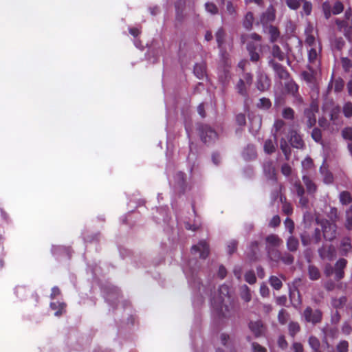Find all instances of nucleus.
I'll use <instances>...</instances> for the list:
<instances>
[{"mask_svg": "<svg viewBox=\"0 0 352 352\" xmlns=\"http://www.w3.org/2000/svg\"><path fill=\"white\" fill-rule=\"evenodd\" d=\"M209 245L206 241H200L197 245L191 248V254L195 257L190 259L183 267L184 272L188 280L190 287L197 292L201 298L205 296L210 297L211 306L219 316L227 318L230 315V309L227 305L229 300V287L222 285L219 288L218 297L212 296L214 285L207 280L204 283L199 276L198 269L199 265L197 260L199 256L201 258H206L209 254ZM201 302L202 299L200 300Z\"/></svg>", "mask_w": 352, "mask_h": 352, "instance_id": "obj_1", "label": "nucleus"}, {"mask_svg": "<svg viewBox=\"0 0 352 352\" xmlns=\"http://www.w3.org/2000/svg\"><path fill=\"white\" fill-rule=\"evenodd\" d=\"M241 39L243 43H247V50L250 60L252 62L258 61L262 52V45L260 43L261 36L256 33H252L243 36Z\"/></svg>", "mask_w": 352, "mask_h": 352, "instance_id": "obj_2", "label": "nucleus"}, {"mask_svg": "<svg viewBox=\"0 0 352 352\" xmlns=\"http://www.w3.org/2000/svg\"><path fill=\"white\" fill-rule=\"evenodd\" d=\"M170 184L175 192L178 194L184 193L188 186L186 174L180 170L176 171L173 179L170 181Z\"/></svg>", "mask_w": 352, "mask_h": 352, "instance_id": "obj_3", "label": "nucleus"}, {"mask_svg": "<svg viewBox=\"0 0 352 352\" xmlns=\"http://www.w3.org/2000/svg\"><path fill=\"white\" fill-rule=\"evenodd\" d=\"M201 140L208 144L214 143L219 138L218 133L208 124H199L198 126Z\"/></svg>", "mask_w": 352, "mask_h": 352, "instance_id": "obj_4", "label": "nucleus"}, {"mask_svg": "<svg viewBox=\"0 0 352 352\" xmlns=\"http://www.w3.org/2000/svg\"><path fill=\"white\" fill-rule=\"evenodd\" d=\"M102 289L105 300L109 305H114L120 298L119 289L116 287L109 284L102 287Z\"/></svg>", "mask_w": 352, "mask_h": 352, "instance_id": "obj_5", "label": "nucleus"}, {"mask_svg": "<svg viewBox=\"0 0 352 352\" xmlns=\"http://www.w3.org/2000/svg\"><path fill=\"white\" fill-rule=\"evenodd\" d=\"M302 317L307 322L316 324L321 322L322 313L320 309H313L307 307L303 311Z\"/></svg>", "mask_w": 352, "mask_h": 352, "instance_id": "obj_6", "label": "nucleus"}, {"mask_svg": "<svg viewBox=\"0 0 352 352\" xmlns=\"http://www.w3.org/2000/svg\"><path fill=\"white\" fill-rule=\"evenodd\" d=\"M321 229L323 237L327 241H333L336 237L337 226L336 223H331L329 221H322L320 222Z\"/></svg>", "mask_w": 352, "mask_h": 352, "instance_id": "obj_7", "label": "nucleus"}, {"mask_svg": "<svg viewBox=\"0 0 352 352\" xmlns=\"http://www.w3.org/2000/svg\"><path fill=\"white\" fill-rule=\"evenodd\" d=\"M318 111V104L313 102L310 104L309 107L305 110V116L307 118V124L308 127L311 128L316 122V113Z\"/></svg>", "mask_w": 352, "mask_h": 352, "instance_id": "obj_8", "label": "nucleus"}, {"mask_svg": "<svg viewBox=\"0 0 352 352\" xmlns=\"http://www.w3.org/2000/svg\"><path fill=\"white\" fill-rule=\"evenodd\" d=\"M350 16L351 14L346 12L344 19H337L336 20L338 30L342 32L346 36L351 33L352 30V21L350 20Z\"/></svg>", "mask_w": 352, "mask_h": 352, "instance_id": "obj_9", "label": "nucleus"}, {"mask_svg": "<svg viewBox=\"0 0 352 352\" xmlns=\"http://www.w3.org/2000/svg\"><path fill=\"white\" fill-rule=\"evenodd\" d=\"M225 31L223 28H219L217 32H216L215 36H216V41L218 44V47L220 51V56L221 58L225 61L226 64H228L227 59L228 54L223 49V43H224V37H225Z\"/></svg>", "mask_w": 352, "mask_h": 352, "instance_id": "obj_10", "label": "nucleus"}, {"mask_svg": "<svg viewBox=\"0 0 352 352\" xmlns=\"http://www.w3.org/2000/svg\"><path fill=\"white\" fill-rule=\"evenodd\" d=\"M318 254L322 260L330 261L336 257V249L332 245H322L318 249Z\"/></svg>", "mask_w": 352, "mask_h": 352, "instance_id": "obj_11", "label": "nucleus"}, {"mask_svg": "<svg viewBox=\"0 0 352 352\" xmlns=\"http://www.w3.org/2000/svg\"><path fill=\"white\" fill-rule=\"evenodd\" d=\"M263 173L267 179H271L272 181L276 180V168L274 162L272 160L270 159L265 160L263 165Z\"/></svg>", "mask_w": 352, "mask_h": 352, "instance_id": "obj_12", "label": "nucleus"}, {"mask_svg": "<svg viewBox=\"0 0 352 352\" xmlns=\"http://www.w3.org/2000/svg\"><path fill=\"white\" fill-rule=\"evenodd\" d=\"M347 261L344 258H339L333 266L335 280L337 281L340 280L344 276V270L346 267Z\"/></svg>", "mask_w": 352, "mask_h": 352, "instance_id": "obj_13", "label": "nucleus"}, {"mask_svg": "<svg viewBox=\"0 0 352 352\" xmlns=\"http://www.w3.org/2000/svg\"><path fill=\"white\" fill-rule=\"evenodd\" d=\"M248 118L250 121V131L252 134H255L258 131L261 126V117L259 115H256L254 113H249Z\"/></svg>", "mask_w": 352, "mask_h": 352, "instance_id": "obj_14", "label": "nucleus"}, {"mask_svg": "<svg viewBox=\"0 0 352 352\" xmlns=\"http://www.w3.org/2000/svg\"><path fill=\"white\" fill-rule=\"evenodd\" d=\"M294 188L297 195L299 197L300 206L302 208H308L309 199L307 197L305 196V190L303 186L299 182H296L294 184Z\"/></svg>", "mask_w": 352, "mask_h": 352, "instance_id": "obj_15", "label": "nucleus"}, {"mask_svg": "<svg viewBox=\"0 0 352 352\" xmlns=\"http://www.w3.org/2000/svg\"><path fill=\"white\" fill-rule=\"evenodd\" d=\"M269 65L272 67L275 72L276 74L280 79L287 78L289 74L286 69L280 64L275 62L273 60L269 61Z\"/></svg>", "mask_w": 352, "mask_h": 352, "instance_id": "obj_16", "label": "nucleus"}, {"mask_svg": "<svg viewBox=\"0 0 352 352\" xmlns=\"http://www.w3.org/2000/svg\"><path fill=\"white\" fill-rule=\"evenodd\" d=\"M275 19V10L272 6L267 8L266 11L263 13L261 16V23L263 24V28L268 26L269 23L274 21Z\"/></svg>", "mask_w": 352, "mask_h": 352, "instance_id": "obj_17", "label": "nucleus"}, {"mask_svg": "<svg viewBox=\"0 0 352 352\" xmlns=\"http://www.w3.org/2000/svg\"><path fill=\"white\" fill-rule=\"evenodd\" d=\"M352 246L351 239L349 236L343 237L340 243V252L342 256H347L351 252Z\"/></svg>", "mask_w": 352, "mask_h": 352, "instance_id": "obj_18", "label": "nucleus"}, {"mask_svg": "<svg viewBox=\"0 0 352 352\" xmlns=\"http://www.w3.org/2000/svg\"><path fill=\"white\" fill-rule=\"evenodd\" d=\"M289 142L291 145L296 148H302L304 146L301 136L296 131L292 130L289 132Z\"/></svg>", "mask_w": 352, "mask_h": 352, "instance_id": "obj_19", "label": "nucleus"}, {"mask_svg": "<svg viewBox=\"0 0 352 352\" xmlns=\"http://www.w3.org/2000/svg\"><path fill=\"white\" fill-rule=\"evenodd\" d=\"M270 86V80L267 76L263 74H259L257 76L256 87L261 91H265Z\"/></svg>", "mask_w": 352, "mask_h": 352, "instance_id": "obj_20", "label": "nucleus"}, {"mask_svg": "<svg viewBox=\"0 0 352 352\" xmlns=\"http://www.w3.org/2000/svg\"><path fill=\"white\" fill-rule=\"evenodd\" d=\"M283 243V241L276 234H270L266 237V250L277 248Z\"/></svg>", "mask_w": 352, "mask_h": 352, "instance_id": "obj_21", "label": "nucleus"}, {"mask_svg": "<svg viewBox=\"0 0 352 352\" xmlns=\"http://www.w3.org/2000/svg\"><path fill=\"white\" fill-rule=\"evenodd\" d=\"M344 86V82L341 78H338L333 80V76L331 77V80L329 82L327 87V93L330 91V90L334 88V91L336 93H339L342 91Z\"/></svg>", "mask_w": 352, "mask_h": 352, "instance_id": "obj_22", "label": "nucleus"}, {"mask_svg": "<svg viewBox=\"0 0 352 352\" xmlns=\"http://www.w3.org/2000/svg\"><path fill=\"white\" fill-rule=\"evenodd\" d=\"M320 48L311 47L308 51V59L310 64L313 67H317L319 65L318 54L320 52Z\"/></svg>", "mask_w": 352, "mask_h": 352, "instance_id": "obj_23", "label": "nucleus"}, {"mask_svg": "<svg viewBox=\"0 0 352 352\" xmlns=\"http://www.w3.org/2000/svg\"><path fill=\"white\" fill-rule=\"evenodd\" d=\"M267 257L273 264L278 265L280 263L281 253L277 248L266 250Z\"/></svg>", "mask_w": 352, "mask_h": 352, "instance_id": "obj_24", "label": "nucleus"}, {"mask_svg": "<svg viewBox=\"0 0 352 352\" xmlns=\"http://www.w3.org/2000/svg\"><path fill=\"white\" fill-rule=\"evenodd\" d=\"M52 254L58 257L60 254L65 255L67 258L71 256V251L69 248L60 245H53L52 248Z\"/></svg>", "mask_w": 352, "mask_h": 352, "instance_id": "obj_25", "label": "nucleus"}, {"mask_svg": "<svg viewBox=\"0 0 352 352\" xmlns=\"http://www.w3.org/2000/svg\"><path fill=\"white\" fill-rule=\"evenodd\" d=\"M249 327L255 336L258 337L262 335L263 326L260 320L251 321L249 323Z\"/></svg>", "mask_w": 352, "mask_h": 352, "instance_id": "obj_26", "label": "nucleus"}, {"mask_svg": "<svg viewBox=\"0 0 352 352\" xmlns=\"http://www.w3.org/2000/svg\"><path fill=\"white\" fill-rule=\"evenodd\" d=\"M66 305L63 302L52 301L50 303V308L54 310V316H60L65 311Z\"/></svg>", "mask_w": 352, "mask_h": 352, "instance_id": "obj_27", "label": "nucleus"}, {"mask_svg": "<svg viewBox=\"0 0 352 352\" xmlns=\"http://www.w3.org/2000/svg\"><path fill=\"white\" fill-rule=\"evenodd\" d=\"M242 156L245 160H252L256 157V151L254 146L248 145L242 153Z\"/></svg>", "mask_w": 352, "mask_h": 352, "instance_id": "obj_28", "label": "nucleus"}, {"mask_svg": "<svg viewBox=\"0 0 352 352\" xmlns=\"http://www.w3.org/2000/svg\"><path fill=\"white\" fill-rule=\"evenodd\" d=\"M248 258L251 261H256L258 258V243L256 241L252 242L249 251L247 252Z\"/></svg>", "mask_w": 352, "mask_h": 352, "instance_id": "obj_29", "label": "nucleus"}, {"mask_svg": "<svg viewBox=\"0 0 352 352\" xmlns=\"http://www.w3.org/2000/svg\"><path fill=\"white\" fill-rule=\"evenodd\" d=\"M264 31L270 35V41L272 43L275 42L280 36L278 28L272 25L264 27Z\"/></svg>", "mask_w": 352, "mask_h": 352, "instance_id": "obj_30", "label": "nucleus"}, {"mask_svg": "<svg viewBox=\"0 0 352 352\" xmlns=\"http://www.w3.org/2000/svg\"><path fill=\"white\" fill-rule=\"evenodd\" d=\"M313 27L311 25H309L305 30V43L309 46L311 47H315L316 45V41L314 36L312 34Z\"/></svg>", "mask_w": 352, "mask_h": 352, "instance_id": "obj_31", "label": "nucleus"}, {"mask_svg": "<svg viewBox=\"0 0 352 352\" xmlns=\"http://www.w3.org/2000/svg\"><path fill=\"white\" fill-rule=\"evenodd\" d=\"M302 181H303L305 186H306L308 193L313 194L316 191V190H317L316 185L310 179V177L309 176H307L306 174L303 175Z\"/></svg>", "mask_w": 352, "mask_h": 352, "instance_id": "obj_32", "label": "nucleus"}, {"mask_svg": "<svg viewBox=\"0 0 352 352\" xmlns=\"http://www.w3.org/2000/svg\"><path fill=\"white\" fill-rule=\"evenodd\" d=\"M338 198L342 206H347L352 202L351 193L347 190L341 191L339 193Z\"/></svg>", "mask_w": 352, "mask_h": 352, "instance_id": "obj_33", "label": "nucleus"}, {"mask_svg": "<svg viewBox=\"0 0 352 352\" xmlns=\"http://www.w3.org/2000/svg\"><path fill=\"white\" fill-rule=\"evenodd\" d=\"M285 122L282 120H276L273 129L275 139H276L281 134V133L285 131Z\"/></svg>", "mask_w": 352, "mask_h": 352, "instance_id": "obj_34", "label": "nucleus"}, {"mask_svg": "<svg viewBox=\"0 0 352 352\" xmlns=\"http://www.w3.org/2000/svg\"><path fill=\"white\" fill-rule=\"evenodd\" d=\"M285 89L291 95H292L294 97H298L297 94L298 91V86L294 81L289 80L287 82H286Z\"/></svg>", "mask_w": 352, "mask_h": 352, "instance_id": "obj_35", "label": "nucleus"}, {"mask_svg": "<svg viewBox=\"0 0 352 352\" xmlns=\"http://www.w3.org/2000/svg\"><path fill=\"white\" fill-rule=\"evenodd\" d=\"M194 74L199 79L206 76V66L204 63H197L194 67Z\"/></svg>", "mask_w": 352, "mask_h": 352, "instance_id": "obj_36", "label": "nucleus"}, {"mask_svg": "<svg viewBox=\"0 0 352 352\" xmlns=\"http://www.w3.org/2000/svg\"><path fill=\"white\" fill-rule=\"evenodd\" d=\"M240 296L246 302H250L251 300L252 295L250 289L246 285H243L241 287Z\"/></svg>", "mask_w": 352, "mask_h": 352, "instance_id": "obj_37", "label": "nucleus"}, {"mask_svg": "<svg viewBox=\"0 0 352 352\" xmlns=\"http://www.w3.org/2000/svg\"><path fill=\"white\" fill-rule=\"evenodd\" d=\"M176 17L178 20H182L184 15L183 11L185 7V0H178L175 3Z\"/></svg>", "mask_w": 352, "mask_h": 352, "instance_id": "obj_38", "label": "nucleus"}, {"mask_svg": "<svg viewBox=\"0 0 352 352\" xmlns=\"http://www.w3.org/2000/svg\"><path fill=\"white\" fill-rule=\"evenodd\" d=\"M299 245L298 240L293 236H290L287 241V248L290 252H296Z\"/></svg>", "mask_w": 352, "mask_h": 352, "instance_id": "obj_39", "label": "nucleus"}, {"mask_svg": "<svg viewBox=\"0 0 352 352\" xmlns=\"http://www.w3.org/2000/svg\"><path fill=\"white\" fill-rule=\"evenodd\" d=\"M254 20V19L253 14L251 12H248L245 14L243 21V27L248 30H251L253 25Z\"/></svg>", "mask_w": 352, "mask_h": 352, "instance_id": "obj_40", "label": "nucleus"}, {"mask_svg": "<svg viewBox=\"0 0 352 352\" xmlns=\"http://www.w3.org/2000/svg\"><path fill=\"white\" fill-rule=\"evenodd\" d=\"M276 144V139L267 140L264 143V151L266 153L270 154L274 152L275 145Z\"/></svg>", "mask_w": 352, "mask_h": 352, "instance_id": "obj_41", "label": "nucleus"}, {"mask_svg": "<svg viewBox=\"0 0 352 352\" xmlns=\"http://www.w3.org/2000/svg\"><path fill=\"white\" fill-rule=\"evenodd\" d=\"M236 88L240 95L245 97L248 96L247 84L244 82L243 79H239L236 84Z\"/></svg>", "mask_w": 352, "mask_h": 352, "instance_id": "obj_42", "label": "nucleus"}, {"mask_svg": "<svg viewBox=\"0 0 352 352\" xmlns=\"http://www.w3.org/2000/svg\"><path fill=\"white\" fill-rule=\"evenodd\" d=\"M157 211L160 212V217L155 216L154 218L156 219V221L160 223V221H163L165 223H168V215L167 213V208L166 207L161 208L160 209H157Z\"/></svg>", "mask_w": 352, "mask_h": 352, "instance_id": "obj_43", "label": "nucleus"}, {"mask_svg": "<svg viewBox=\"0 0 352 352\" xmlns=\"http://www.w3.org/2000/svg\"><path fill=\"white\" fill-rule=\"evenodd\" d=\"M272 106V102L269 98H261L259 99L258 102L256 104V107L263 110H267Z\"/></svg>", "mask_w": 352, "mask_h": 352, "instance_id": "obj_44", "label": "nucleus"}, {"mask_svg": "<svg viewBox=\"0 0 352 352\" xmlns=\"http://www.w3.org/2000/svg\"><path fill=\"white\" fill-rule=\"evenodd\" d=\"M294 256L289 252H285L281 253L280 262L289 265L294 263Z\"/></svg>", "mask_w": 352, "mask_h": 352, "instance_id": "obj_45", "label": "nucleus"}, {"mask_svg": "<svg viewBox=\"0 0 352 352\" xmlns=\"http://www.w3.org/2000/svg\"><path fill=\"white\" fill-rule=\"evenodd\" d=\"M280 147L282 150L283 153H284L286 160L289 159V156L290 155L291 151H290V146L285 140V138L283 137L281 138L280 142Z\"/></svg>", "mask_w": 352, "mask_h": 352, "instance_id": "obj_46", "label": "nucleus"}, {"mask_svg": "<svg viewBox=\"0 0 352 352\" xmlns=\"http://www.w3.org/2000/svg\"><path fill=\"white\" fill-rule=\"evenodd\" d=\"M270 285L276 290H279L282 286V281L276 276H271L269 279Z\"/></svg>", "mask_w": 352, "mask_h": 352, "instance_id": "obj_47", "label": "nucleus"}, {"mask_svg": "<svg viewBox=\"0 0 352 352\" xmlns=\"http://www.w3.org/2000/svg\"><path fill=\"white\" fill-rule=\"evenodd\" d=\"M272 54L274 58H278L280 61H283L285 59L284 53L281 51L280 48L276 45H274L272 47Z\"/></svg>", "mask_w": 352, "mask_h": 352, "instance_id": "obj_48", "label": "nucleus"}, {"mask_svg": "<svg viewBox=\"0 0 352 352\" xmlns=\"http://www.w3.org/2000/svg\"><path fill=\"white\" fill-rule=\"evenodd\" d=\"M308 272H309V276L310 279L315 280H318L320 278V274L318 269L316 267L313 266V265H309Z\"/></svg>", "mask_w": 352, "mask_h": 352, "instance_id": "obj_49", "label": "nucleus"}, {"mask_svg": "<svg viewBox=\"0 0 352 352\" xmlns=\"http://www.w3.org/2000/svg\"><path fill=\"white\" fill-rule=\"evenodd\" d=\"M322 10L324 13V17L327 19H329L331 17V14H333L332 13V7H331V4L329 3V2L324 1V3H322Z\"/></svg>", "mask_w": 352, "mask_h": 352, "instance_id": "obj_50", "label": "nucleus"}, {"mask_svg": "<svg viewBox=\"0 0 352 352\" xmlns=\"http://www.w3.org/2000/svg\"><path fill=\"white\" fill-rule=\"evenodd\" d=\"M204 6L206 11L210 14L214 15L219 12V9L214 3L207 2L205 3Z\"/></svg>", "mask_w": 352, "mask_h": 352, "instance_id": "obj_51", "label": "nucleus"}, {"mask_svg": "<svg viewBox=\"0 0 352 352\" xmlns=\"http://www.w3.org/2000/svg\"><path fill=\"white\" fill-rule=\"evenodd\" d=\"M336 352H348L349 342L346 340L340 341L336 346Z\"/></svg>", "mask_w": 352, "mask_h": 352, "instance_id": "obj_52", "label": "nucleus"}, {"mask_svg": "<svg viewBox=\"0 0 352 352\" xmlns=\"http://www.w3.org/2000/svg\"><path fill=\"white\" fill-rule=\"evenodd\" d=\"M289 333L291 336L294 337L295 335L300 331V325L296 322H291L289 324Z\"/></svg>", "mask_w": 352, "mask_h": 352, "instance_id": "obj_53", "label": "nucleus"}, {"mask_svg": "<svg viewBox=\"0 0 352 352\" xmlns=\"http://www.w3.org/2000/svg\"><path fill=\"white\" fill-rule=\"evenodd\" d=\"M344 226L347 231H352V214L348 213L344 214Z\"/></svg>", "mask_w": 352, "mask_h": 352, "instance_id": "obj_54", "label": "nucleus"}, {"mask_svg": "<svg viewBox=\"0 0 352 352\" xmlns=\"http://www.w3.org/2000/svg\"><path fill=\"white\" fill-rule=\"evenodd\" d=\"M289 319L288 313L283 309H282L278 315V320L279 322L282 324H285L287 323Z\"/></svg>", "mask_w": 352, "mask_h": 352, "instance_id": "obj_55", "label": "nucleus"}, {"mask_svg": "<svg viewBox=\"0 0 352 352\" xmlns=\"http://www.w3.org/2000/svg\"><path fill=\"white\" fill-rule=\"evenodd\" d=\"M343 113L347 118L352 117V102H347L343 106Z\"/></svg>", "mask_w": 352, "mask_h": 352, "instance_id": "obj_56", "label": "nucleus"}, {"mask_svg": "<svg viewBox=\"0 0 352 352\" xmlns=\"http://www.w3.org/2000/svg\"><path fill=\"white\" fill-rule=\"evenodd\" d=\"M282 116L285 119L293 120L294 118V111L291 107L283 109Z\"/></svg>", "mask_w": 352, "mask_h": 352, "instance_id": "obj_57", "label": "nucleus"}, {"mask_svg": "<svg viewBox=\"0 0 352 352\" xmlns=\"http://www.w3.org/2000/svg\"><path fill=\"white\" fill-rule=\"evenodd\" d=\"M245 280L249 284H254L256 281V277L254 272L252 270L247 272L245 274Z\"/></svg>", "mask_w": 352, "mask_h": 352, "instance_id": "obj_58", "label": "nucleus"}, {"mask_svg": "<svg viewBox=\"0 0 352 352\" xmlns=\"http://www.w3.org/2000/svg\"><path fill=\"white\" fill-rule=\"evenodd\" d=\"M301 242L302 245L307 246L311 243H314L311 236H310L308 233L304 232L300 235Z\"/></svg>", "mask_w": 352, "mask_h": 352, "instance_id": "obj_59", "label": "nucleus"}, {"mask_svg": "<svg viewBox=\"0 0 352 352\" xmlns=\"http://www.w3.org/2000/svg\"><path fill=\"white\" fill-rule=\"evenodd\" d=\"M309 344L311 346V348L313 349V351H314L319 349L320 343L319 340L317 338H316L314 336H311L309 338Z\"/></svg>", "mask_w": 352, "mask_h": 352, "instance_id": "obj_60", "label": "nucleus"}, {"mask_svg": "<svg viewBox=\"0 0 352 352\" xmlns=\"http://www.w3.org/2000/svg\"><path fill=\"white\" fill-rule=\"evenodd\" d=\"M344 10V6L340 1H336L332 7V13L333 14H339Z\"/></svg>", "mask_w": 352, "mask_h": 352, "instance_id": "obj_61", "label": "nucleus"}, {"mask_svg": "<svg viewBox=\"0 0 352 352\" xmlns=\"http://www.w3.org/2000/svg\"><path fill=\"white\" fill-rule=\"evenodd\" d=\"M237 241L236 240H230L227 244V251L229 254H233L237 248Z\"/></svg>", "mask_w": 352, "mask_h": 352, "instance_id": "obj_62", "label": "nucleus"}, {"mask_svg": "<svg viewBox=\"0 0 352 352\" xmlns=\"http://www.w3.org/2000/svg\"><path fill=\"white\" fill-rule=\"evenodd\" d=\"M321 230L319 228H316L314 230V233L311 235L312 240L314 243H318L322 239V233Z\"/></svg>", "mask_w": 352, "mask_h": 352, "instance_id": "obj_63", "label": "nucleus"}, {"mask_svg": "<svg viewBox=\"0 0 352 352\" xmlns=\"http://www.w3.org/2000/svg\"><path fill=\"white\" fill-rule=\"evenodd\" d=\"M342 137L347 140H352V128H344L342 131Z\"/></svg>", "mask_w": 352, "mask_h": 352, "instance_id": "obj_64", "label": "nucleus"}]
</instances>
